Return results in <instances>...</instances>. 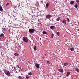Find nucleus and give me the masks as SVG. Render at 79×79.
<instances>
[{
	"label": "nucleus",
	"mask_w": 79,
	"mask_h": 79,
	"mask_svg": "<svg viewBox=\"0 0 79 79\" xmlns=\"http://www.w3.org/2000/svg\"><path fill=\"white\" fill-rule=\"evenodd\" d=\"M10 71H11V69H10Z\"/></svg>",
	"instance_id": "35"
},
{
	"label": "nucleus",
	"mask_w": 79,
	"mask_h": 79,
	"mask_svg": "<svg viewBox=\"0 0 79 79\" xmlns=\"http://www.w3.org/2000/svg\"><path fill=\"white\" fill-rule=\"evenodd\" d=\"M76 2H77V3H78L79 2V0H76Z\"/></svg>",
	"instance_id": "27"
},
{
	"label": "nucleus",
	"mask_w": 79,
	"mask_h": 79,
	"mask_svg": "<svg viewBox=\"0 0 79 79\" xmlns=\"http://www.w3.org/2000/svg\"><path fill=\"white\" fill-rule=\"evenodd\" d=\"M74 6L75 8H77V7L78 6L77 4V3L75 4Z\"/></svg>",
	"instance_id": "13"
},
{
	"label": "nucleus",
	"mask_w": 79,
	"mask_h": 79,
	"mask_svg": "<svg viewBox=\"0 0 79 79\" xmlns=\"http://www.w3.org/2000/svg\"><path fill=\"white\" fill-rule=\"evenodd\" d=\"M19 68H20V69H21V67H20Z\"/></svg>",
	"instance_id": "38"
},
{
	"label": "nucleus",
	"mask_w": 79,
	"mask_h": 79,
	"mask_svg": "<svg viewBox=\"0 0 79 79\" xmlns=\"http://www.w3.org/2000/svg\"><path fill=\"white\" fill-rule=\"evenodd\" d=\"M62 23H63V24H66V21L65 19L62 20Z\"/></svg>",
	"instance_id": "6"
},
{
	"label": "nucleus",
	"mask_w": 79,
	"mask_h": 79,
	"mask_svg": "<svg viewBox=\"0 0 79 79\" xmlns=\"http://www.w3.org/2000/svg\"><path fill=\"white\" fill-rule=\"evenodd\" d=\"M16 73H17V71H16Z\"/></svg>",
	"instance_id": "34"
},
{
	"label": "nucleus",
	"mask_w": 79,
	"mask_h": 79,
	"mask_svg": "<svg viewBox=\"0 0 79 79\" xmlns=\"http://www.w3.org/2000/svg\"><path fill=\"white\" fill-rule=\"evenodd\" d=\"M35 65L37 69H39V64H35Z\"/></svg>",
	"instance_id": "5"
},
{
	"label": "nucleus",
	"mask_w": 79,
	"mask_h": 79,
	"mask_svg": "<svg viewBox=\"0 0 79 79\" xmlns=\"http://www.w3.org/2000/svg\"><path fill=\"white\" fill-rule=\"evenodd\" d=\"M70 75V72H68L67 73V75H66L67 77H68V76H69Z\"/></svg>",
	"instance_id": "7"
},
{
	"label": "nucleus",
	"mask_w": 79,
	"mask_h": 79,
	"mask_svg": "<svg viewBox=\"0 0 79 79\" xmlns=\"http://www.w3.org/2000/svg\"><path fill=\"white\" fill-rule=\"evenodd\" d=\"M75 69L76 71H77L78 73H79V69L77 68H76Z\"/></svg>",
	"instance_id": "8"
},
{
	"label": "nucleus",
	"mask_w": 79,
	"mask_h": 79,
	"mask_svg": "<svg viewBox=\"0 0 79 79\" xmlns=\"http://www.w3.org/2000/svg\"><path fill=\"white\" fill-rule=\"evenodd\" d=\"M0 11H3V8H2V6H0Z\"/></svg>",
	"instance_id": "17"
},
{
	"label": "nucleus",
	"mask_w": 79,
	"mask_h": 79,
	"mask_svg": "<svg viewBox=\"0 0 79 79\" xmlns=\"http://www.w3.org/2000/svg\"><path fill=\"white\" fill-rule=\"evenodd\" d=\"M42 33L44 34H47H47H47V32H46V31H43L42 32Z\"/></svg>",
	"instance_id": "16"
},
{
	"label": "nucleus",
	"mask_w": 79,
	"mask_h": 79,
	"mask_svg": "<svg viewBox=\"0 0 79 79\" xmlns=\"http://www.w3.org/2000/svg\"><path fill=\"white\" fill-rule=\"evenodd\" d=\"M28 75H29V76H32V73H28Z\"/></svg>",
	"instance_id": "25"
},
{
	"label": "nucleus",
	"mask_w": 79,
	"mask_h": 79,
	"mask_svg": "<svg viewBox=\"0 0 79 79\" xmlns=\"http://www.w3.org/2000/svg\"><path fill=\"white\" fill-rule=\"evenodd\" d=\"M56 35L58 36H60V32L58 31V32H56Z\"/></svg>",
	"instance_id": "20"
},
{
	"label": "nucleus",
	"mask_w": 79,
	"mask_h": 79,
	"mask_svg": "<svg viewBox=\"0 0 79 79\" xmlns=\"http://www.w3.org/2000/svg\"><path fill=\"white\" fill-rule=\"evenodd\" d=\"M51 17H52V16L50 15H48L46 16V18L48 19V18H50Z\"/></svg>",
	"instance_id": "4"
},
{
	"label": "nucleus",
	"mask_w": 79,
	"mask_h": 79,
	"mask_svg": "<svg viewBox=\"0 0 79 79\" xmlns=\"http://www.w3.org/2000/svg\"><path fill=\"white\" fill-rule=\"evenodd\" d=\"M60 20V18L58 17V18L56 19V21H59Z\"/></svg>",
	"instance_id": "18"
},
{
	"label": "nucleus",
	"mask_w": 79,
	"mask_h": 79,
	"mask_svg": "<svg viewBox=\"0 0 79 79\" xmlns=\"http://www.w3.org/2000/svg\"><path fill=\"white\" fill-rule=\"evenodd\" d=\"M70 50H71V51H73V50H74V48H70Z\"/></svg>",
	"instance_id": "24"
},
{
	"label": "nucleus",
	"mask_w": 79,
	"mask_h": 79,
	"mask_svg": "<svg viewBox=\"0 0 79 79\" xmlns=\"http://www.w3.org/2000/svg\"><path fill=\"white\" fill-rule=\"evenodd\" d=\"M67 65H68V64L66 62L64 64V66H66Z\"/></svg>",
	"instance_id": "14"
},
{
	"label": "nucleus",
	"mask_w": 79,
	"mask_h": 79,
	"mask_svg": "<svg viewBox=\"0 0 79 79\" xmlns=\"http://www.w3.org/2000/svg\"><path fill=\"white\" fill-rule=\"evenodd\" d=\"M4 73L7 76H12V75H11V74H10V72L6 70L4 72Z\"/></svg>",
	"instance_id": "2"
},
{
	"label": "nucleus",
	"mask_w": 79,
	"mask_h": 79,
	"mask_svg": "<svg viewBox=\"0 0 79 79\" xmlns=\"http://www.w3.org/2000/svg\"><path fill=\"white\" fill-rule=\"evenodd\" d=\"M54 35V34H52V36L51 37V39H53V36Z\"/></svg>",
	"instance_id": "21"
},
{
	"label": "nucleus",
	"mask_w": 79,
	"mask_h": 79,
	"mask_svg": "<svg viewBox=\"0 0 79 79\" xmlns=\"http://www.w3.org/2000/svg\"><path fill=\"white\" fill-rule=\"evenodd\" d=\"M59 71L60 73H63V69H59Z\"/></svg>",
	"instance_id": "10"
},
{
	"label": "nucleus",
	"mask_w": 79,
	"mask_h": 79,
	"mask_svg": "<svg viewBox=\"0 0 79 79\" xmlns=\"http://www.w3.org/2000/svg\"><path fill=\"white\" fill-rule=\"evenodd\" d=\"M26 79H29V77L26 76Z\"/></svg>",
	"instance_id": "30"
},
{
	"label": "nucleus",
	"mask_w": 79,
	"mask_h": 79,
	"mask_svg": "<svg viewBox=\"0 0 79 79\" xmlns=\"http://www.w3.org/2000/svg\"><path fill=\"white\" fill-rule=\"evenodd\" d=\"M29 31L30 33L31 34V33H34V32H35V30H34V29L31 28L29 29Z\"/></svg>",
	"instance_id": "3"
},
{
	"label": "nucleus",
	"mask_w": 79,
	"mask_h": 79,
	"mask_svg": "<svg viewBox=\"0 0 79 79\" xmlns=\"http://www.w3.org/2000/svg\"><path fill=\"white\" fill-rule=\"evenodd\" d=\"M22 69H22L21 70L22 71H22Z\"/></svg>",
	"instance_id": "33"
},
{
	"label": "nucleus",
	"mask_w": 79,
	"mask_h": 79,
	"mask_svg": "<svg viewBox=\"0 0 79 79\" xmlns=\"http://www.w3.org/2000/svg\"><path fill=\"white\" fill-rule=\"evenodd\" d=\"M2 29H3V31H6V29L5 28H2Z\"/></svg>",
	"instance_id": "29"
},
{
	"label": "nucleus",
	"mask_w": 79,
	"mask_h": 79,
	"mask_svg": "<svg viewBox=\"0 0 79 79\" xmlns=\"http://www.w3.org/2000/svg\"><path fill=\"white\" fill-rule=\"evenodd\" d=\"M12 69H13V67H12Z\"/></svg>",
	"instance_id": "36"
},
{
	"label": "nucleus",
	"mask_w": 79,
	"mask_h": 79,
	"mask_svg": "<svg viewBox=\"0 0 79 79\" xmlns=\"http://www.w3.org/2000/svg\"><path fill=\"white\" fill-rule=\"evenodd\" d=\"M9 68H10V67H9Z\"/></svg>",
	"instance_id": "37"
},
{
	"label": "nucleus",
	"mask_w": 79,
	"mask_h": 79,
	"mask_svg": "<svg viewBox=\"0 0 79 79\" xmlns=\"http://www.w3.org/2000/svg\"><path fill=\"white\" fill-rule=\"evenodd\" d=\"M20 79H23V77L21 76H19L18 77Z\"/></svg>",
	"instance_id": "22"
},
{
	"label": "nucleus",
	"mask_w": 79,
	"mask_h": 79,
	"mask_svg": "<svg viewBox=\"0 0 79 79\" xmlns=\"http://www.w3.org/2000/svg\"><path fill=\"white\" fill-rule=\"evenodd\" d=\"M8 5H9V3H7L6 4V6H8Z\"/></svg>",
	"instance_id": "31"
},
{
	"label": "nucleus",
	"mask_w": 79,
	"mask_h": 79,
	"mask_svg": "<svg viewBox=\"0 0 79 79\" xmlns=\"http://www.w3.org/2000/svg\"><path fill=\"white\" fill-rule=\"evenodd\" d=\"M14 55H15V56H18L19 55V54L17 53H15L14 54Z\"/></svg>",
	"instance_id": "12"
},
{
	"label": "nucleus",
	"mask_w": 79,
	"mask_h": 79,
	"mask_svg": "<svg viewBox=\"0 0 79 79\" xmlns=\"http://www.w3.org/2000/svg\"><path fill=\"white\" fill-rule=\"evenodd\" d=\"M47 63L48 64H50V61L48 60L47 61Z\"/></svg>",
	"instance_id": "28"
},
{
	"label": "nucleus",
	"mask_w": 79,
	"mask_h": 79,
	"mask_svg": "<svg viewBox=\"0 0 79 79\" xmlns=\"http://www.w3.org/2000/svg\"><path fill=\"white\" fill-rule=\"evenodd\" d=\"M34 49L35 51H36L37 50V47L36 46H35L34 48Z\"/></svg>",
	"instance_id": "23"
},
{
	"label": "nucleus",
	"mask_w": 79,
	"mask_h": 79,
	"mask_svg": "<svg viewBox=\"0 0 79 79\" xmlns=\"http://www.w3.org/2000/svg\"><path fill=\"white\" fill-rule=\"evenodd\" d=\"M49 6V4L48 3H47L46 5V8H48V7Z\"/></svg>",
	"instance_id": "19"
},
{
	"label": "nucleus",
	"mask_w": 79,
	"mask_h": 79,
	"mask_svg": "<svg viewBox=\"0 0 79 79\" xmlns=\"http://www.w3.org/2000/svg\"><path fill=\"white\" fill-rule=\"evenodd\" d=\"M74 1H72L70 2V4L71 5H73L74 4Z\"/></svg>",
	"instance_id": "9"
},
{
	"label": "nucleus",
	"mask_w": 79,
	"mask_h": 79,
	"mask_svg": "<svg viewBox=\"0 0 79 79\" xmlns=\"http://www.w3.org/2000/svg\"><path fill=\"white\" fill-rule=\"evenodd\" d=\"M67 19L68 22V23H69V18H67Z\"/></svg>",
	"instance_id": "26"
},
{
	"label": "nucleus",
	"mask_w": 79,
	"mask_h": 79,
	"mask_svg": "<svg viewBox=\"0 0 79 79\" xmlns=\"http://www.w3.org/2000/svg\"><path fill=\"white\" fill-rule=\"evenodd\" d=\"M54 28H55L54 26H52L50 27V28L51 29H52V30H53V29Z\"/></svg>",
	"instance_id": "11"
},
{
	"label": "nucleus",
	"mask_w": 79,
	"mask_h": 79,
	"mask_svg": "<svg viewBox=\"0 0 79 79\" xmlns=\"http://www.w3.org/2000/svg\"><path fill=\"white\" fill-rule=\"evenodd\" d=\"M14 69L15 70H16V67H14Z\"/></svg>",
	"instance_id": "32"
},
{
	"label": "nucleus",
	"mask_w": 79,
	"mask_h": 79,
	"mask_svg": "<svg viewBox=\"0 0 79 79\" xmlns=\"http://www.w3.org/2000/svg\"><path fill=\"white\" fill-rule=\"evenodd\" d=\"M3 36H4V34H3L2 33L1 34V35H0V37H3Z\"/></svg>",
	"instance_id": "15"
},
{
	"label": "nucleus",
	"mask_w": 79,
	"mask_h": 79,
	"mask_svg": "<svg viewBox=\"0 0 79 79\" xmlns=\"http://www.w3.org/2000/svg\"><path fill=\"white\" fill-rule=\"evenodd\" d=\"M23 42L25 43H28V41L29 40L27 37H23Z\"/></svg>",
	"instance_id": "1"
}]
</instances>
